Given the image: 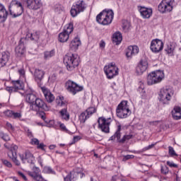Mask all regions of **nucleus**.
I'll list each match as a JSON object with an SVG mask.
<instances>
[{"mask_svg": "<svg viewBox=\"0 0 181 181\" xmlns=\"http://www.w3.org/2000/svg\"><path fill=\"white\" fill-rule=\"evenodd\" d=\"M74 30V25L73 24V22H70L68 24L65 25L63 32L66 33L67 35H69L73 33Z\"/></svg>", "mask_w": 181, "mask_h": 181, "instance_id": "obj_34", "label": "nucleus"}, {"mask_svg": "<svg viewBox=\"0 0 181 181\" xmlns=\"http://www.w3.org/2000/svg\"><path fill=\"white\" fill-rule=\"evenodd\" d=\"M26 6L30 11H38V9L43 6V3L42 0H30L27 3Z\"/></svg>", "mask_w": 181, "mask_h": 181, "instance_id": "obj_19", "label": "nucleus"}, {"mask_svg": "<svg viewBox=\"0 0 181 181\" xmlns=\"http://www.w3.org/2000/svg\"><path fill=\"white\" fill-rule=\"evenodd\" d=\"M45 122V127L47 128H54V124H56V122L54 119H49Z\"/></svg>", "mask_w": 181, "mask_h": 181, "instance_id": "obj_44", "label": "nucleus"}, {"mask_svg": "<svg viewBox=\"0 0 181 181\" xmlns=\"http://www.w3.org/2000/svg\"><path fill=\"white\" fill-rule=\"evenodd\" d=\"M161 173L163 175H168L169 173V168L167 166H161Z\"/></svg>", "mask_w": 181, "mask_h": 181, "instance_id": "obj_54", "label": "nucleus"}, {"mask_svg": "<svg viewBox=\"0 0 181 181\" xmlns=\"http://www.w3.org/2000/svg\"><path fill=\"white\" fill-rule=\"evenodd\" d=\"M175 0H162L158 6L160 13H169L173 11Z\"/></svg>", "mask_w": 181, "mask_h": 181, "instance_id": "obj_13", "label": "nucleus"}, {"mask_svg": "<svg viewBox=\"0 0 181 181\" xmlns=\"http://www.w3.org/2000/svg\"><path fill=\"white\" fill-rule=\"evenodd\" d=\"M98 128L101 132H103V134H110L111 118L105 119L104 117H100L98 119Z\"/></svg>", "mask_w": 181, "mask_h": 181, "instance_id": "obj_14", "label": "nucleus"}, {"mask_svg": "<svg viewBox=\"0 0 181 181\" xmlns=\"http://www.w3.org/2000/svg\"><path fill=\"white\" fill-rule=\"evenodd\" d=\"M167 165L170 166V168H177V164L173 163V161H167Z\"/></svg>", "mask_w": 181, "mask_h": 181, "instance_id": "obj_58", "label": "nucleus"}, {"mask_svg": "<svg viewBox=\"0 0 181 181\" xmlns=\"http://www.w3.org/2000/svg\"><path fill=\"white\" fill-rule=\"evenodd\" d=\"M25 160L30 165H35V156L30 151H26Z\"/></svg>", "mask_w": 181, "mask_h": 181, "instance_id": "obj_37", "label": "nucleus"}, {"mask_svg": "<svg viewBox=\"0 0 181 181\" xmlns=\"http://www.w3.org/2000/svg\"><path fill=\"white\" fill-rule=\"evenodd\" d=\"M175 44L170 43L167 45L166 48L165 49V52L167 53V54H169V56H175Z\"/></svg>", "mask_w": 181, "mask_h": 181, "instance_id": "obj_33", "label": "nucleus"}, {"mask_svg": "<svg viewBox=\"0 0 181 181\" xmlns=\"http://www.w3.org/2000/svg\"><path fill=\"white\" fill-rule=\"evenodd\" d=\"M54 11L55 13H57L58 15H64V13H66L64 6L62 4H56L54 7Z\"/></svg>", "mask_w": 181, "mask_h": 181, "instance_id": "obj_35", "label": "nucleus"}, {"mask_svg": "<svg viewBox=\"0 0 181 181\" xmlns=\"http://www.w3.org/2000/svg\"><path fill=\"white\" fill-rule=\"evenodd\" d=\"M81 40H80V37L78 35L75 37L69 44V49L71 52H77L78 50V46H81Z\"/></svg>", "mask_w": 181, "mask_h": 181, "instance_id": "obj_24", "label": "nucleus"}, {"mask_svg": "<svg viewBox=\"0 0 181 181\" xmlns=\"http://www.w3.org/2000/svg\"><path fill=\"white\" fill-rule=\"evenodd\" d=\"M121 129H122V126L118 124L115 132L109 138L108 141H115L116 139L117 144H125V142H128V141L134 138L132 134H124L121 139V135L122 134L121 133Z\"/></svg>", "mask_w": 181, "mask_h": 181, "instance_id": "obj_7", "label": "nucleus"}, {"mask_svg": "<svg viewBox=\"0 0 181 181\" xmlns=\"http://www.w3.org/2000/svg\"><path fill=\"white\" fill-rule=\"evenodd\" d=\"M26 38H21L18 45L15 48V54L17 57H23L26 53V47H25Z\"/></svg>", "mask_w": 181, "mask_h": 181, "instance_id": "obj_16", "label": "nucleus"}, {"mask_svg": "<svg viewBox=\"0 0 181 181\" xmlns=\"http://www.w3.org/2000/svg\"><path fill=\"white\" fill-rule=\"evenodd\" d=\"M148 69V62L144 61V59H141L139 63L137 64L136 67V73L141 76V74H144L145 71Z\"/></svg>", "mask_w": 181, "mask_h": 181, "instance_id": "obj_22", "label": "nucleus"}, {"mask_svg": "<svg viewBox=\"0 0 181 181\" xmlns=\"http://www.w3.org/2000/svg\"><path fill=\"white\" fill-rule=\"evenodd\" d=\"M8 156L15 163L16 166H21V162L18 160V154L15 152L8 153Z\"/></svg>", "mask_w": 181, "mask_h": 181, "instance_id": "obj_31", "label": "nucleus"}, {"mask_svg": "<svg viewBox=\"0 0 181 181\" xmlns=\"http://www.w3.org/2000/svg\"><path fill=\"white\" fill-rule=\"evenodd\" d=\"M156 144H158V142L152 143L151 144H150L147 146H145L144 148H142V151L146 152V151H149V149H152V148H153V146H155V145H156Z\"/></svg>", "mask_w": 181, "mask_h": 181, "instance_id": "obj_50", "label": "nucleus"}, {"mask_svg": "<svg viewBox=\"0 0 181 181\" xmlns=\"http://www.w3.org/2000/svg\"><path fill=\"white\" fill-rule=\"evenodd\" d=\"M38 117H40V118H41V119L42 121L46 122V121H47V119H46V113L45 112H43V111L38 112Z\"/></svg>", "mask_w": 181, "mask_h": 181, "instance_id": "obj_52", "label": "nucleus"}, {"mask_svg": "<svg viewBox=\"0 0 181 181\" xmlns=\"http://www.w3.org/2000/svg\"><path fill=\"white\" fill-rule=\"evenodd\" d=\"M11 58V52L8 51H4L0 53V67L6 66V64Z\"/></svg>", "mask_w": 181, "mask_h": 181, "instance_id": "obj_23", "label": "nucleus"}, {"mask_svg": "<svg viewBox=\"0 0 181 181\" xmlns=\"http://www.w3.org/2000/svg\"><path fill=\"white\" fill-rule=\"evenodd\" d=\"M16 151H18V146L14 145L13 147H11V150L8 152V153H11V152H15L16 153Z\"/></svg>", "mask_w": 181, "mask_h": 181, "instance_id": "obj_62", "label": "nucleus"}, {"mask_svg": "<svg viewBox=\"0 0 181 181\" xmlns=\"http://www.w3.org/2000/svg\"><path fill=\"white\" fill-rule=\"evenodd\" d=\"M18 176H20V177H22V179H23V180H25V181L28 180V177H26V175H25L23 174V173L18 171Z\"/></svg>", "mask_w": 181, "mask_h": 181, "instance_id": "obj_61", "label": "nucleus"}, {"mask_svg": "<svg viewBox=\"0 0 181 181\" xmlns=\"http://www.w3.org/2000/svg\"><path fill=\"white\" fill-rule=\"evenodd\" d=\"M80 57L77 54H68L64 57L63 62L68 71H74L80 65Z\"/></svg>", "mask_w": 181, "mask_h": 181, "instance_id": "obj_2", "label": "nucleus"}, {"mask_svg": "<svg viewBox=\"0 0 181 181\" xmlns=\"http://www.w3.org/2000/svg\"><path fill=\"white\" fill-rule=\"evenodd\" d=\"M25 83L26 81H23V79H18L17 81H13V88L16 90V93L19 91V90H23V93H25Z\"/></svg>", "mask_w": 181, "mask_h": 181, "instance_id": "obj_26", "label": "nucleus"}, {"mask_svg": "<svg viewBox=\"0 0 181 181\" xmlns=\"http://www.w3.org/2000/svg\"><path fill=\"white\" fill-rule=\"evenodd\" d=\"M139 53V47L138 45H130L126 51V56L128 59H132L134 56H136Z\"/></svg>", "mask_w": 181, "mask_h": 181, "instance_id": "obj_21", "label": "nucleus"}, {"mask_svg": "<svg viewBox=\"0 0 181 181\" xmlns=\"http://www.w3.org/2000/svg\"><path fill=\"white\" fill-rule=\"evenodd\" d=\"M69 37H70V35L64 31H62L58 35V40L60 42V43H66V42L69 40Z\"/></svg>", "mask_w": 181, "mask_h": 181, "instance_id": "obj_32", "label": "nucleus"}, {"mask_svg": "<svg viewBox=\"0 0 181 181\" xmlns=\"http://www.w3.org/2000/svg\"><path fill=\"white\" fill-rule=\"evenodd\" d=\"M50 107L47 106V104L40 98H37L33 105H30V111L34 112H39V111H49Z\"/></svg>", "mask_w": 181, "mask_h": 181, "instance_id": "obj_11", "label": "nucleus"}, {"mask_svg": "<svg viewBox=\"0 0 181 181\" xmlns=\"http://www.w3.org/2000/svg\"><path fill=\"white\" fill-rule=\"evenodd\" d=\"M25 131H26L27 135L28 136H29V138H33V134L32 133V131H30L29 128L26 127L25 129Z\"/></svg>", "mask_w": 181, "mask_h": 181, "instance_id": "obj_59", "label": "nucleus"}, {"mask_svg": "<svg viewBox=\"0 0 181 181\" xmlns=\"http://www.w3.org/2000/svg\"><path fill=\"white\" fill-rule=\"evenodd\" d=\"M122 30L127 33L131 30V23L128 21H123L122 24Z\"/></svg>", "mask_w": 181, "mask_h": 181, "instance_id": "obj_39", "label": "nucleus"}, {"mask_svg": "<svg viewBox=\"0 0 181 181\" xmlns=\"http://www.w3.org/2000/svg\"><path fill=\"white\" fill-rule=\"evenodd\" d=\"M56 54V51L54 49H52L51 51H45L44 52V59L45 60H49L51 57H53Z\"/></svg>", "mask_w": 181, "mask_h": 181, "instance_id": "obj_41", "label": "nucleus"}, {"mask_svg": "<svg viewBox=\"0 0 181 181\" xmlns=\"http://www.w3.org/2000/svg\"><path fill=\"white\" fill-rule=\"evenodd\" d=\"M0 136L1 139H3V141H5V142H8V141H11V138L9 137V135H8L7 134L1 132Z\"/></svg>", "mask_w": 181, "mask_h": 181, "instance_id": "obj_47", "label": "nucleus"}, {"mask_svg": "<svg viewBox=\"0 0 181 181\" xmlns=\"http://www.w3.org/2000/svg\"><path fill=\"white\" fill-rule=\"evenodd\" d=\"M168 151H169L170 155H173V156L176 155V152H175V149L173 148V147L170 146L168 147Z\"/></svg>", "mask_w": 181, "mask_h": 181, "instance_id": "obj_60", "label": "nucleus"}, {"mask_svg": "<svg viewBox=\"0 0 181 181\" xmlns=\"http://www.w3.org/2000/svg\"><path fill=\"white\" fill-rule=\"evenodd\" d=\"M137 91H139V93H140V94L142 97H144V95H145V94L146 93V91L145 90V88H138Z\"/></svg>", "mask_w": 181, "mask_h": 181, "instance_id": "obj_57", "label": "nucleus"}, {"mask_svg": "<svg viewBox=\"0 0 181 181\" xmlns=\"http://www.w3.org/2000/svg\"><path fill=\"white\" fill-rule=\"evenodd\" d=\"M1 161L3 163L4 166H6V168H8L9 169L12 168V163H11V161L5 158H1Z\"/></svg>", "mask_w": 181, "mask_h": 181, "instance_id": "obj_45", "label": "nucleus"}, {"mask_svg": "<svg viewBox=\"0 0 181 181\" xmlns=\"http://www.w3.org/2000/svg\"><path fill=\"white\" fill-rule=\"evenodd\" d=\"M18 73L20 76V80H23L26 81V71H25V69L21 68L18 70Z\"/></svg>", "mask_w": 181, "mask_h": 181, "instance_id": "obj_43", "label": "nucleus"}, {"mask_svg": "<svg viewBox=\"0 0 181 181\" xmlns=\"http://www.w3.org/2000/svg\"><path fill=\"white\" fill-rule=\"evenodd\" d=\"M173 95V90L170 87L162 88L158 92V100L162 105H169Z\"/></svg>", "mask_w": 181, "mask_h": 181, "instance_id": "obj_3", "label": "nucleus"}, {"mask_svg": "<svg viewBox=\"0 0 181 181\" xmlns=\"http://www.w3.org/2000/svg\"><path fill=\"white\" fill-rule=\"evenodd\" d=\"M132 114V111L129 109L128 100H122L116 108V115L120 119L128 118Z\"/></svg>", "mask_w": 181, "mask_h": 181, "instance_id": "obj_4", "label": "nucleus"}, {"mask_svg": "<svg viewBox=\"0 0 181 181\" xmlns=\"http://www.w3.org/2000/svg\"><path fill=\"white\" fill-rule=\"evenodd\" d=\"M112 40L113 43H115V45H121V42H122V34L121 33V32H115L112 35Z\"/></svg>", "mask_w": 181, "mask_h": 181, "instance_id": "obj_29", "label": "nucleus"}, {"mask_svg": "<svg viewBox=\"0 0 181 181\" xmlns=\"http://www.w3.org/2000/svg\"><path fill=\"white\" fill-rule=\"evenodd\" d=\"M89 116L87 114V112L84 111L82 113H81V115H79V121L81 122V124H84V122H86V121H87V119H88Z\"/></svg>", "mask_w": 181, "mask_h": 181, "instance_id": "obj_42", "label": "nucleus"}, {"mask_svg": "<svg viewBox=\"0 0 181 181\" xmlns=\"http://www.w3.org/2000/svg\"><path fill=\"white\" fill-rule=\"evenodd\" d=\"M30 73L33 75L34 80L37 83L38 87H42V80H43V78H45V74H46L45 71L39 69H35L34 73L32 71H30Z\"/></svg>", "mask_w": 181, "mask_h": 181, "instance_id": "obj_17", "label": "nucleus"}, {"mask_svg": "<svg viewBox=\"0 0 181 181\" xmlns=\"http://www.w3.org/2000/svg\"><path fill=\"white\" fill-rule=\"evenodd\" d=\"M165 78V73L163 71L158 69L150 72L147 76L148 86H153L159 84Z\"/></svg>", "mask_w": 181, "mask_h": 181, "instance_id": "obj_5", "label": "nucleus"}, {"mask_svg": "<svg viewBox=\"0 0 181 181\" xmlns=\"http://www.w3.org/2000/svg\"><path fill=\"white\" fill-rule=\"evenodd\" d=\"M137 9L143 19H149L152 14L153 13V11L151 7H146L144 6H138Z\"/></svg>", "mask_w": 181, "mask_h": 181, "instance_id": "obj_18", "label": "nucleus"}, {"mask_svg": "<svg viewBox=\"0 0 181 181\" xmlns=\"http://www.w3.org/2000/svg\"><path fill=\"white\" fill-rule=\"evenodd\" d=\"M114 21V11L110 8H105L96 16V22L103 26L111 25Z\"/></svg>", "mask_w": 181, "mask_h": 181, "instance_id": "obj_1", "label": "nucleus"}, {"mask_svg": "<svg viewBox=\"0 0 181 181\" xmlns=\"http://www.w3.org/2000/svg\"><path fill=\"white\" fill-rule=\"evenodd\" d=\"M163 41L160 39H153L151 42L150 49L153 53L158 54V53L163 50Z\"/></svg>", "mask_w": 181, "mask_h": 181, "instance_id": "obj_15", "label": "nucleus"}, {"mask_svg": "<svg viewBox=\"0 0 181 181\" xmlns=\"http://www.w3.org/2000/svg\"><path fill=\"white\" fill-rule=\"evenodd\" d=\"M64 88L69 94L76 95V94H78V93L84 90V86L79 85L71 79H69L64 83Z\"/></svg>", "mask_w": 181, "mask_h": 181, "instance_id": "obj_9", "label": "nucleus"}, {"mask_svg": "<svg viewBox=\"0 0 181 181\" xmlns=\"http://www.w3.org/2000/svg\"><path fill=\"white\" fill-rule=\"evenodd\" d=\"M58 124H59V127L61 128V129H62V131H65V132H69V129H67V127H66V125H64V123L62 122H58Z\"/></svg>", "mask_w": 181, "mask_h": 181, "instance_id": "obj_55", "label": "nucleus"}, {"mask_svg": "<svg viewBox=\"0 0 181 181\" xmlns=\"http://www.w3.org/2000/svg\"><path fill=\"white\" fill-rule=\"evenodd\" d=\"M87 9V4L84 0H78L75 1L71 8L70 14L72 18H76L80 15V13H83L84 11Z\"/></svg>", "mask_w": 181, "mask_h": 181, "instance_id": "obj_8", "label": "nucleus"}, {"mask_svg": "<svg viewBox=\"0 0 181 181\" xmlns=\"http://www.w3.org/2000/svg\"><path fill=\"white\" fill-rule=\"evenodd\" d=\"M28 37L30 39V40H35V42H37L39 40L40 35H39V32L36 31L33 33H28L27 34Z\"/></svg>", "mask_w": 181, "mask_h": 181, "instance_id": "obj_40", "label": "nucleus"}, {"mask_svg": "<svg viewBox=\"0 0 181 181\" xmlns=\"http://www.w3.org/2000/svg\"><path fill=\"white\" fill-rule=\"evenodd\" d=\"M62 119L69 121L70 119V114L67 112V108H63L59 111Z\"/></svg>", "mask_w": 181, "mask_h": 181, "instance_id": "obj_36", "label": "nucleus"}, {"mask_svg": "<svg viewBox=\"0 0 181 181\" xmlns=\"http://www.w3.org/2000/svg\"><path fill=\"white\" fill-rule=\"evenodd\" d=\"M42 173L45 175H56V171L50 166H44L42 168Z\"/></svg>", "mask_w": 181, "mask_h": 181, "instance_id": "obj_38", "label": "nucleus"}, {"mask_svg": "<svg viewBox=\"0 0 181 181\" xmlns=\"http://www.w3.org/2000/svg\"><path fill=\"white\" fill-rule=\"evenodd\" d=\"M78 172L74 170L70 171L66 176L64 177V181H76L77 180Z\"/></svg>", "mask_w": 181, "mask_h": 181, "instance_id": "obj_28", "label": "nucleus"}, {"mask_svg": "<svg viewBox=\"0 0 181 181\" xmlns=\"http://www.w3.org/2000/svg\"><path fill=\"white\" fill-rule=\"evenodd\" d=\"M23 97H25V100L27 103L30 104V105H32L36 102V100H37L39 98L36 96V93L33 89L29 86V85L27 86L26 89L24 90L23 93H20Z\"/></svg>", "mask_w": 181, "mask_h": 181, "instance_id": "obj_12", "label": "nucleus"}, {"mask_svg": "<svg viewBox=\"0 0 181 181\" xmlns=\"http://www.w3.org/2000/svg\"><path fill=\"white\" fill-rule=\"evenodd\" d=\"M8 11L12 18H18L23 13V5L18 0H12L8 5Z\"/></svg>", "mask_w": 181, "mask_h": 181, "instance_id": "obj_6", "label": "nucleus"}, {"mask_svg": "<svg viewBox=\"0 0 181 181\" xmlns=\"http://www.w3.org/2000/svg\"><path fill=\"white\" fill-rule=\"evenodd\" d=\"M97 112V109H95V107H88L86 110V112L87 113V115L89 116V117H91V115L93 114H94L95 112Z\"/></svg>", "mask_w": 181, "mask_h": 181, "instance_id": "obj_46", "label": "nucleus"}, {"mask_svg": "<svg viewBox=\"0 0 181 181\" xmlns=\"http://www.w3.org/2000/svg\"><path fill=\"white\" fill-rule=\"evenodd\" d=\"M103 70L108 80H112L119 74V69L115 62H110L108 65L105 66Z\"/></svg>", "mask_w": 181, "mask_h": 181, "instance_id": "obj_10", "label": "nucleus"}, {"mask_svg": "<svg viewBox=\"0 0 181 181\" xmlns=\"http://www.w3.org/2000/svg\"><path fill=\"white\" fill-rule=\"evenodd\" d=\"M4 86H6L5 90L9 93V94H12V93H16V90L13 86H6V83H4Z\"/></svg>", "mask_w": 181, "mask_h": 181, "instance_id": "obj_48", "label": "nucleus"}, {"mask_svg": "<svg viewBox=\"0 0 181 181\" xmlns=\"http://www.w3.org/2000/svg\"><path fill=\"white\" fill-rule=\"evenodd\" d=\"M3 114L6 118H12V119H21L22 118V112H21L6 110L3 112Z\"/></svg>", "mask_w": 181, "mask_h": 181, "instance_id": "obj_20", "label": "nucleus"}, {"mask_svg": "<svg viewBox=\"0 0 181 181\" xmlns=\"http://www.w3.org/2000/svg\"><path fill=\"white\" fill-rule=\"evenodd\" d=\"M172 117L173 119L178 120L181 119V108L180 107H174L173 110L171 112Z\"/></svg>", "mask_w": 181, "mask_h": 181, "instance_id": "obj_30", "label": "nucleus"}, {"mask_svg": "<svg viewBox=\"0 0 181 181\" xmlns=\"http://www.w3.org/2000/svg\"><path fill=\"white\" fill-rule=\"evenodd\" d=\"M81 139H82L81 136H74L71 142L70 143V145H74V144L78 142V141H81Z\"/></svg>", "mask_w": 181, "mask_h": 181, "instance_id": "obj_49", "label": "nucleus"}, {"mask_svg": "<svg viewBox=\"0 0 181 181\" xmlns=\"http://www.w3.org/2000/svg\"><path fill=\"white\" fill-rule=\"evenodd\" d=\"M41 90L44 94V97L47 103H53L54 101V95L52 93L50 90L47 89L46 87H41Z\"/></svg>", "mask_w": 181, "mask_h": 181, "instance_id": "obj_25", "label": "nucleus"}, {"mask_svg": "<svg viewBox=\"0 0 181 181\" xmlns=\"http://www.w3.org/2000/svg\"><path fill=\"white\" fill-rule=\"evenodd\" d=\"M46 148H47L46 144H43V143H40V144L37 146V149H40V150L42 151L43 152H46Z\"/></svg>", "mask_w": 181, "mask_h": 181, "instance_id": "obj_51", "label": "nucleus"}, {"mask_svg": "<svg viewBox=\"0 0 181 181\" xmlns=\"http://www.w3.org/2000/svg\"><path fill=\"white\" fill-rule=\"evenodd\" d=\"M39 144H40L39 139H37L36 138L32 139L30 141L31 145H37V146L39 145Z\"/></svg>", "mask_w": 181, "mask_h": 181, "instance_id": "obj_56", "label": "nucleus"}, {"mask_svg": "<svg viewBox=\"0 0 181 181\" xmlns=\"http://www.w3.org/2000/svg\"><path fill=\"white\" fill-rule=\"evenodd\" d=\"M168 129V126L165 124H161L160 125V131H166Z\"/></svg>", "mask_w": 181, "mask_h": 181, "instance_id": "obj_63", "label": "nucleus"}, {"mask_svg": "<svg viewBox=\"0 0 181 181\" xmlns=\"http://www.w3.org/2000/svg\"><path fill=\"white\" fill-rule=\"evenodd\" d=\"M99 46L100 49H104L105 47V41H104V40H101L99 43Z\"/></svg>", "mask_w": 181, "mask_h": 181, "instance_id": "obj_64", "label": "nucleus"}, {"mask_svg": "<svg viewBox=\"0 0 181 181\" xmlns=\"http://www.w3.org/2000/svg\"><path fill=\"white\" fill-rule=\"evenodd\" d=\"M134 158H135V156L127 154L123 156L122 161L127 162V160H129V159H134Z\"/></svg>", "mask_w": 181, "mask_h": 181, "instance_id": "obj_53", "label": "nucleus"}, {"mask_svg": "<svg viewBox=\"0 0 181 181\" xmlns=\"http://www.w3.org/2000/svg\"><path fill=\"white\" fill-rule=\"evenodd\" d=\"M8 19V11L4 4H0V23H4Z\"/></svg>", "mask_w": 181, "mask_h": 181, "instance_id": "obj_27", "label": "nucleus"}]
</instances>
